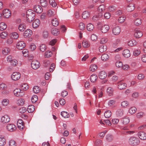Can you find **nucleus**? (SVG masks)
Returning <instances> with one entry per match:
<instances>
[{
	"label": "nucleus",
	"mask_w": 146,
	"mask_h": 146,
	"mask_svg": "<svg viewBox=\"0 0 146 146\" xmlns=\"http://www.w3.org/2000/svg\"><path fill=\"white\" fill-rule=\"evenodd\" d=\"M140 143L139 138L135 137H131L128 140L129 144L132 146H137L140 144Z\"/></svg>",
	"instance_id": "obj_1"
},
{
	"label": "nucleus",
	"mask_w": 146,
	"mask_h": 146,
	"mask_svg": "<svg viewBox=\"0 0 146 146\" xmlns=\"http://www.w3.org/2000/svg\"><path fill=\"white\" fill-rule=\"evenodd\" d=\"M35 16L34 11L31 9L28 10L27 12V20L29 22H31L34 19Z\"/></svg>",
	"instance_id": "obj_2"
},
{
	"label": "nucleus",
	"mask_w": 146,
	"mask_h": 146,
	"mask_svg": "<svg viewBox=\"0 0 146 146\" xmlns=\"http://www.w3.org/2000/svg\"><path fill=\"white\" fill-rule=\"evenodd\" d=\"M14 95L17 97L23 96L25 94L23 90L19 88H17L13 91Z\"/></svg>",
	"instance_id": "obj_3"
},
{
	"label": "nucleus",
	"mask_w": 146,
	"mask_h": 146,
	"mask_svg": "<svg viewBox=\"0 0 146 146\" xmlns=\"http://www.w3.org/2000/svg\"><path fill=\"white\" fill-rule=\"evenodd\" d=\"M21 74L19 72H13L11 75V78L13 80L16 81L19 80L21 77Z\"/></svg>",
	"instance_id": "obj_4"
},
{
	"label": "nucleus",
	"mask_w": 146,
	"mask_h": 146,
	"mask_svg": "<svg viewBox=\"0 0 146 146\" xmlns=\"http://www.w3.org/2000/svg\"><path fill=\"white\" fill-rule=\"evenodd\" d=\"M117 88L120 90H123L125 89L127 84L122 81H120L117 83Z\"/></svg>",
	"instance_id": "obj_5"
},
{
	"label": "nucleus",
	"mask_w": 146,
	"mask_h": 146,
	"mask_svg": "<svg viewBox=\"0 0 146 146\" xmlns=\"http://www.w3.org/2000/svg\"><path fill=\"white\" fill-rule=\"evenodd\" d=\"M137 136L139 139L142 140H146V133L142 131H140L137 133Z\"/></svg>",
	"instance_id": "obj_6"
},
{
	"label": "nucleus",
	"mask_w": 146,
	"mask_h": 146,
	"mask_svg": "<svg viewBox=\"0 0 146 146\" xmlns=\"http://www.w3.org/2000/svg\"><path fill=\"white\" fill-rule=\"evenodd\" d=\"M31 67L34 69H38L40 66V64L39 62L37 60H34L32 62Z\"/></svg>",
	"instance_id": "obj_7"
},
{
	"label": "nucleus",
	"mask_w": 146,
	"mask_h": 146,
	"mask_svg": "<svg viewBox=\"0 0 146 146\" xmlns=\"http://www.w3.org/2000/svg\"><path fill=\"white\" fill-rule=\"evenodd\" d=\"M143 35L142 32L140 30L136 29L134 31V36L137 38L141 37Z\"/></svg>",
	"instance_id": "obj_8"
},
{
	"label": "nucleus",
	"mask_w": 146,
	"mask_h": 146,
	"mask_svg": "<svg viewBox=\"0 0 146 146\" xmlns=\"http://www.w3.org/2000/svg\"><path fill=\"white\" fill-rule=\"evenodd\" d=\"M121 32L120 27L118 26L114 27L112 29L113 33L115 35H118Z\"/></svg>",
	"instance_id": "obj_9"
},
{
	"label": "nucleus",
	"mask_w": 146,
	"mask_h": 146,
	"mask_svg": "<svg viewBox=\"0 0 146 146\" xmlns=\"http://www.w3.org/2000/svg\"><path fill=\"white\" fill-rule=\"evenodd\" d=\"M26 45V44L24 42L21 41L17 43V47L19 50H22L25 47Z\"/></svg>",
	"instance_id": "obj_10"
},
{
	"label": "nucleus",
	"mask_w": 146,
	"mask_h": 146,
	"mask_svg": "<svg viewBox=\"0 0 146 146\" xmlns=\"http://www.w3.org/2000/svg\"><path fill=\"white\" fill-rule=\"evenodd\" d=\"M6 128L9 131L12 132L15 131L16 129V127L14 125L10 124L7 125Z\"/></svg>",
	"instance_id": "obj_11"
},
{
	"label": "nucleus",
	"mask_w": 146,
	"mask_h": 146,
	"mask_svg": "<svg viewBox=\"0 0 146 146\" xmlns=\"http://www.w3.org/2000/svg\"><path fill=\"white\" fill-rule=\"evenodd\" d=\"M1 120L3 123H6L9 121L10 118L7 115H5L2 117Z\"/></svg>",
	"instance_id": "obj_12"
},
{
	"label": "nucleus",
	"mask_w": 146,
	"mask_h": 146,
	"mask_svg": "<svg viewBox=\"0 0 146 146\" xmlns=\"http://www.w3.org/2000/svg\"><path fill=\"white\" fill-rule=\"evenodd\" d=\"M17 125L18 127L20 130H22L24 127V123L22 120L20 119L18 120Z\"/></svg>",
	"instance_id": "obj_13"
},
{
	"label": "nucleus",
	"mask_w": 146,
	"mask_h": 146,
	"mask_svg": "<svg viewBox=\"0 0 146 146\" xmlns=\"http://www.w3.org/2000/svg\"><path fill=\"white\" fill-rule=\"evenodd\" d=\"M107 76V73L104 71L100 72L98 74V77L101 80L104 79Z\"/></svg>",
	"instance_id": "obj_14"
},
{
	"label": "nucleus",
	"mask_w": 146,
	"mask_h": 146,
	"mask_svg": "<svg viewBox=\"0 0 146 146\" xmlns=\"http://www.w3.org/2000/svg\"><path fill=\"white\" fill-rule=\"evenodd\" d=\"M130 121V119L127 116H125L121 118V122L123 125H127Z\"/></svg>",
	"instance_id": "obj_15"
},
{
	"label": "nucleus",
	"mask_w": 146,
	"mask_h": 146,
	"mask_svg": "<svg viewBox=\"0 0 146 146\" xmlns=\"http://www.w3.org/2000/svg\"><path fill=\"white\" fill-rule=\"evenodd\" d=\"M135 4L133 3L129 4L126 8V10L129 12H131L133 11L135 8Z\"/></svg>",
	"instance_id": "obj_16"
},
{
	"label": "nucleus",
	"mask_w": 146,
	"mask_h": 146,
	"mask_svg": "<svg viewBox=\"0 0 146 146\" xmlns=\"http://www.w3.org/2000/svg\"><path fill=\"white\" fill-rule=\"evenodd\" d=\"M103 16V14L101 13H99L98 15H94L92 18V20L94 22L98 21Z\"/></svg>",
	"instance_id": "obj_17"
},
{
	"label": "nucleus",
	"mask_w": 146,
	"mask_h": 146,
	"mask_svg": "<svg viewBox=\"0 0 146 146\" xmlns=\"http://www.w3.org/2000/svg\"><path fill=\"white\" fill-rule=\"evenodd\" d=\"M34 10L37 13H41L42 11V7L39 5H35L34 7Z\"/></svg>",
	"instance_id": "obj_18"
},
{
	"label": "nucleus",
	"mask_w": 146,
	"mask_h": 146,
	"mask_svg": "<svg viewBox=\"0 0 146 146\" xmlns=\"http://www.w3.org/2000/svg\"><path fill=\"white\" fill-rule=\"evenodd\" d=\"M3 15L5 18H9L11 16V12L8 9H5L3 11Z\"/></svg>",
	"instance_id": "obj_19"
},
{
	"label": "nucleus",
	"mask_w": 146,
	"mask_h": 146,
	"mask_svg": "<svg viewBox=\"0 0 146 146\" xmlns=\"http://www.w3.org/2000/svg\"><path fill=\"white\" fill-rule=\"evenodd\" d=\"M32 31L30 29H27L24 31L23 36L25 38L30 36L32 34Z\"/></svg>",
	"instance_id": "obj_20"
},
{
	"label": "nucleus",
	"mask_w": 146,
	"mask_h": 146,
	"mask_svg": "<svg viewBox=\"0 0 146 146\" xmlns=\"http://www.w3.org/2000/svg\"><path fill=\"white\" fill-rule=\"evenodd\" d=\"M124 111L123 110L121 109H119L117 110L116 111V115L118 117H121L124 114Z\"/></svg>",
	"instance_id": "obj_21"
},
{
	"label": "nucleus",
	"mask_w": 146,
	"mask_h": 146,
	"mask_svg": "<svg viewBox=\"0 0 146 146\" xmlns=\"http://www.w3.org/2000/svg\"><path fill=\"white\" fill-rule=\"evenodd\" d=\"M109 26L108 25H105L101 27V30L102 33H106L109 30Z\"/></svg>",
	"instance_id": "obj_22"
},
{
	"label": "nucleus",
	"mask_w": 146,
	"mask_h": 146,
	"mask_svg": "<svg viewBox=\"0 0 146 146\" xmlns=\"http://www.w3.org/2000/svg\"><path fill=\"white\" fill-rule=\"evenodd\" d=\"M40 21L38 19H36L34 20L33 23V26L34 28H36L38 27L40 25Z\"/></svg>",
	"instance_id": "obj_23"
},
{
	"label": "nucleus",
	"mask_w": 146,
	"mask_h": 146,
	"mask_svg": "<svg viewBox=\"0 0 146 146\" xmlns=\"http://www.w3.org/2000/svg\"><path fill=\"white\" fill-rule=\"evenodd\" d=\"M137 42L134 39L131 40L129 41L128 42V45L130 46H135L137 45Z\"/></svg>",
	"instance_id": "obj_24"
},
{
	"label": "nucleus",
	"mask_w": 146,
	"mask_h": 146,
	"mask_svg": "<svg viewBox=\"0 0 146 146\" xmlns=\"http://www.w3.org/2000/svg\"><path fill=\"white\" fill-rule=\"evenodd\" d=\"M123 55L126 58L129 57L130 55V52L129 50L127 49L124 50L123 52Z\"/></svg>",
	"instance_id": "obj_25"
},
{
	"label": "nucleus",
	"mask_w": 146,
	"mask_h": 146,
	"mask_svg": "<svg viewBox=\"0 0 146 146\" xmlns=\"http://www.w3.org/2000/svg\"><path fill=\"white\" fill-rule=\"evenodd\" d=\"M25 101L24 99L20 98L17 100V104L19 106H22L25 103Z\"/></svg>",
	"instance_id": "obj_26"
},
{
	"label": "nucleus",
	"mask_w": 146,
	"mask_h": 146,
	"mask_svg": "<svg viewBox=\"0 0 146 146\" xmlns=\"http://www.w3.org/2000/svg\"><path fill=\"white\" fill-rule=\"evenodd\" d=\"M137 110V109L134 106L131 107L129 109L128 112L131 114H133L135 113Z\"/></svg>",
	"instance_id": "obj_27"
},
{
	"label": "nucleus",
	"mask_w": 146,
	"mask_h": 146,
	"mask_svg": "<svg viewBox=\"0 0 146 146\" xmlns=\"http://www.w3.org/2000/svg\"><path fill=\"white\" fill-rule=\"evenodd\" d=\"M113 89L111 87H108L107 90V92L109 96H111L113 94Z\"/></svg>",
	"instance_id": "obj_28"
},
{
	"label": "nucleus",
	"mask_w": 146,
	"mask_h": 146,
	"mask_svg": "<svg viewBox=\"0 0 146 146\" xmlns=\"http://www.w3.org/2000/svg\"><path fill=\"white\" fill-rule=\"evenodd\" d=\"M26 26L25 24L21 23L19 25L18 29L19 31H23L26 29Z\"/></svg>",
	"instance_id": "obj_29"
},
{
	"label": "nucleus",
	"mask_w": 146,
	"mask_h": 146,
	"mask_svg": "<svg viewBox=\"0 0 146 146\" xmlns=\"http://www.w3.org/2000/svg\"><path fill=\"white\" fill-rule=\"evenodd\" d=\"M51 33L53 35L56 36L59 34L60 32L58 29L54 28L52 29Z\"/></svg>",
	"instance_id": "obj_30"
},
{
	"label": "nucleus",
	"mask_w": 146,
	"mask_h": 146,
	"mask_svg": "<svg viewBox=\"0 0 146 146\" xmlns=\"http://www.w3.org/2000/svg\"><path fill=\"white\" fill-rule=\"evenodd\" d=\"M82 45L84 48H86L89 47L90 46V44L88 41L84 40L83 41Z\"/></svg>",
	"instance_id": "obj_31"
},
{
	"label": "nucleus",
	"mask_w": 146,
	"mask_h": 146,
	"mask_svg": "<svg viewBox=\"0 0 146 146\" xmlns=\"http://www.w3.org/2000/svg\"><path fill=\"white\" fill-rule=\"evenodd\" d=\"M52 23L54 26L57 27L59 23L58 19L55 18L52 19Z\"/></svg>",
	"instance_id": "obj_32"
},
{
	"label": "nucleus",
	"mask_w": 146,
	"mask_h": 146,
	"mask_svg": "<svg viewBox=\"0 0 146 146\" xmlns=\"http://www.w3.org/2000/svg\"><path fill=\"white\" fill-rule=\"evenodd\" d=\"M9 101L7 99H5L3 100L1 102L3 106L5 107L8 105L9 104Z\"/></svg>",
	"instance_id": "obj_33"
},
{
	"label": "nucleus",
	"mask_w": 146,
	"mask_h": 146,
	"mask_svg": "<svg viewBox=\"0 0 146 146\" xmlns=\"http://www.w3.org/2000/svg\"><path fill=\"white\" fill-rule=\"evenodd\" d=\"M94 29V25L92 24L89 23L87 24V29L88 31H92Z\"/></svg>",
	"instance_id": "obj_34"
},
{
	"label": "nucleus",
	"mask_w": 146,
	"mask_h": 146,
	"mask_svg": "<svg viewBox=\"0 0 146 146\" xmlns=\"http://www.w3.org/2000/svg\"><path fill=\"white\" fill-rule=\"evenodd\" d=\"M5 143V139L2 136H0V146H3Z\"/></svg>",
	"instance_id": "obj_35"
},
{
	"label": "nucleus",
	"mask_w": 146,
	"mask_h": 146,
	"mask_svg": "<svg viewBox=\"0 0 146 146\" xmlns=\"http://www.w3.org/2000/svg\"><path fill=\"white\" fill-rule=\"evenodd\" d=\"M10 49L7 47L4 48L2 50V53L4 55H6L9 53Z\"/></svg>",
	"instance_id": "obj_36"
},
{
	"label": "nucleus",
	"mask_w": 146,
	"mask_h": 146,
	"mask_svg": "<svg viewBox=\"0 0 146 146\" xmlns=\"http://www.w3.org/2000/svg\"><path fill=\"white\" fill-rule=\"evenodd\" d=\"M98 78V76L96 74H92L90 76V79L91 81L93 82H95Z\"/></svg>",
	"instance_id": "obj_37"
},
{
	"label": "nucleus",
	"mask_w": 146,
	"mask_h": 146,
	"mask_svg": "<svg viewBox=\"0 0 146 146\" xmlns=\"http://www.w3.org/2000/svg\"><path fill=\"white\" fill-rule=\"evenodd\" d=\"M107 50V46L105 45H101L99 48L100 52H103Z\"/></svg>",
	"instance_id": "obj_38"
},
{
	"label": "nucleus",
	"mask_w": 146,
	"mask_h": 146,
	"mask_svg": "<svg viewBox=\"0 0 146 146\" xmlns=\"http://www.w3.org/2000/svg\"><path fill=\"white\" fill-rule=\"evenodd\" d=\"M98 68L97 66L95 64H91L90 67V71L94 72Z\"/></svg>",
	"instance_id": "obj_39"
},
{
	"label": "nucleus",
	"mask_w": 146,
	"mask_h": 146,
	"mask_svg": "<svg viewBox=\"0 0 146 146\" xmlns=\"http://www.w3.org/2000/svg\"><path fill=\"white\" fill-rule=\"evenodd\" d=\"M20 87L23 90L26 91L29 89V86L27 84H23L20 85Z\"/></svg>",
	"instance_id": "obj_40"
},
{
	"label": "nucleus",
	"mask_w": 146,
	"mask_h": 146,
	"mask_svg": "<svg viewBox=\"0 0 146 146\" xmlns=\"http://www.w3.org/2000/svg\"><path fill=\"white\" fill-rule=\"evenodd\" d=\"M111 114L112 113L110 111L107 110L105 112L104 115L106 118H108L111 117Z\"/></svg>",
	"instance_id": "obj_41"
},
{
	"label": "nucleus",
	"mask_w": 146,
	"mask_h": 146,
	"mask_svg": "<svg viewBox=\"0 0 146 146\" xmlns=\"http://www.w3.org/2000/svg\"><path fill=\"white\" fill-rule=\"evenodd\" d=\"M7 28V25L4 23H0V30L3 31L5 30Z\"/></svg>",
	"instance_id": "obj_42"
},
{
	"label": "nucleus",
	"mask_w": 146,
	"mask_h": 146,
	"mask_svg": "<svg viewBox=\"0 0 146 146\" xmlns=\"http://www.w3.org/2000/svg\"><path fill=\"white\" fill-rule=\"evenodd\" d=\"M109 56L107 54H104L101 56V59L104 61L107 60L109 58Z\"/></svg>",
	"instance_id": "obj_43"
},
{
	"label": "nucleus",
	"mask_w": 146,
	"mask_h": 146,
	"mask_svg": "<svg viewBox=\"0 0 146 146\" xmlns=\"http://www.w3.org/2000/svg\"><path fill=\"white\" fill-rule=\"evenodd\" d=\"M89 16V13L87 11L84 12L82 14V17L84 19H86Z\"/></svg>",
	"instance_id": "obj_44"
},
{
	"label": "nucleus",
	"mask_w": 146,
	"mask_h": 146,
	"mask_svg": "<svg viewBox=\"0 0 146 146\" xmlns=\"http://www.w3.org/2000/svg\"><path fill=\"white\" fill-rule=\"evenodd\" d=\"M35 106L32 105L28 106L27 108V110L29 113H32L35 110Z\"/></svg>",
	"instance_id": "obj_45"
},
{
	"label": "nucleus",
	"mask_w": 146,
	"mask_h": 146,
	"mask_svg": "<svg viewBox=\"0 0 146 146\" xmlns=\"http://www.w3.org/2000/svg\"><path fill=\"white\" fill-rule=\"evenodd\" d=\"M129 102L127 101H124L121 102V106L123 108H126L129 106Z\"/></svg>",
	"instance_id": "obj_46"
},
{
	"label": "nucleus",
	"mask_w": 146,
	"mask_h": 146,
	"mask_svg": "<svg viewBox=\"0 0 146 146\" xmlns=\"http://www.w3.org/2000/svg\"><path fill=\"white\" fill-rule=\"evenodd\" d=\"M52 55V52L48 50L45 52L44 56L45 57L48 58L51 57Z\"/></svg>",
	"instance_id": "obj_47"
},
{
	"label": "nucleus",
	"mask_w": 146,
	"mask_h": 146,
	"mask_svg": "<svg viewBox=\"0 0 146 146\" xmlns=\"http://www.w3.org/2000/svg\"><path fill=\"white\" fill-rule=\"evenodd\" d=\"M9 146H17V143L16 141L13 140H11L9 142Z\"/></svg>",
	"instance_id": "obj_48"
},
{
	"label": "nucleus",
	"mask_w": 146,
	"mask_h": 146,
	"mask_svg": "<svg viewBox=\"0 0 146 146\" xmlns=\"http://www.w3.org/2000/svg\"><path fill=\"white\" fill-rule=\"evenodd\" d=\"M8 35V33L7 32L4 31L1 33L0 35V36L2 38L5 39L6 38Z\"/></svg>",
	"instance_id": "obj_49"
},
{
	"label": "nucleus",
	"mask_w": 146,
	"mask_h": 146,
	"mask_svg": "<svg viewBox=\"0 0 146 146\" xmlns=\"http://www.w3.org/2000/svg\"><path fill=\"white\" fill-rule=\"evenodd\" d=\"M139 96V94L137 92H135L133 93L132 95V98L131 99V100H133L134 99H136L138 98Z\"/></svg>",
	"instance_id": "obj_50"
},
{
	"label": "nucleus",
	"mask_w": 146,
	"mask_h": 146,
	"mask_svg": "<svg viewBox=\"0 0 146 146\" xmlns=\"http://www.w3.org/2000/svg\"><path fill=\"white\" fill-rule=\"evenodd\" d=\"M61 115L64 118H68L69 117L70 115L68 113L64 111L61 112Z\"/></svg>",
	"instance_id": "obj_51"
},
{
	"label": "nucleus",
	"mask_w": 146,
	"mask_h": 146,
	"mask_svg": "<svg viewBox=\"0 0 146 146\" xmlns=\"http://www.w3.org/2000/svg\"><path fill=\"white\" fill-rule=\"evenodd\" d=\"M106 7L103 5H100L98 8V10L100 12H103L106 10Z\"/></svg>",
	"instance_id": "obj_52"
},
{
	"label": "nucleus",
	"mask_w": 146,
	"mask_h": 146,
	"mask_svg": "<svg viewBox=\"0 0 146 146\" xmlns=\"http://www.w3.org/2000/svg\"><path fill=\"white\" fill-rule=\"evenodd\" d=\"M141 19H137L134 21V24L137 26H138L140 25L141 23Z\"/></svg>",
	"instance_id": "obj_53"
},
{
	"label": "nucleus",
	"mask_w": 146,
	"mask_h": 146,
	"mask_svg": "<svg viewBox=\"0 0 146 146\" xmlns=\"http://www.w3.org/2000/svg\"><path fill=\"white\" fill-rule=\"evenodd\" d=\"M46 48V46L45 44H42L40 46V50L42 52H44Z\"/></svg>",
	"instance_id": "obj_54"
},
{
	"label": "nucleus",
	"mask_w": 146,
	"mask_h": 146,
	"mask_svg": "<svg viewBox=\"0 0 146 146\" xmlns=\"http://www.w3.org/2000/svg\"><path fill=\"white\" fill-rule=\"evenodd\" d=\"M40 3L41 5L44 7H46L47 5V1L46 0H40Z\"/></svg>",
	"instance_id": "obj_55"
},
{
	"label": "nucleus",
	"mask_w": 146,
	"mask_h": 146,
	"mask_svg": "<svg viewBox=\"0 0 146 146\" xmlns=\"http://www.w3.org/2000/svg\"><path fill=\"white\" fill-rule=\"evenodd\" d=\"M11 37L13 39H17L19 37L18 34L17 33H13L11 34Z\"/></svg>",
	"instance_id": "obj_56"
},
{
	"label": "nucleus",
	"mask_w": 146,
	"mask_h": 146,
	"mask_svg": "<svg viewBox=\"0 0 146 146\" xmlns=\"http://www.w3.org/2000/svg\"><path fill=\"white\" fill-rule=\"evenodd\" d=\"M79 29L81 30H83L85 28V25L82 23H80L79 26Z\"/></svg>",
	"instance_id": "obj_57"
},
{
	"label": "nucleus",
	"mask_w": 146,
	"mask_h": 146,
	"mask_svg": "<svg viewBox=\"0 0 146 146\" xmlns=\"http://www.w3.org/2000/svg\"><path fill=\"white\" fill-rule=\"evenodd\" d=\"M115 65L116 66L119 68H122L123 65V63L119 61H117L115 63Z\"/></svg>",
	"instance_id": "obj_58"
},
{
	"label": "nucleus",
	"mask_w": 146,
	"mask_h": 146,
	"mask_svg": "<svg viewBox=\"0 0 146 146\" xmlns=\"http://www.w3.org/2000/svg\"><path fill=\"white\" fill-rule=\"evenodd\" d=\"M108 41V38H106L104 37L101 38L100 43L101 44H104L106 43Z\"/></svg>",
	"instance_id": "obj_59"
},
{
	"label": "nucleus",
	"mask_w": 146,
	"mask_h": 146,
	"mask_svg": "<svg viewBox=\"0 0 146 146\" xmlns=\"http://www.w3.org/2000/svg\"><path fill=\"white\" fill-rule=\"evenodd\" d=\"M125 17L124 16H122L119 18L118 21L120 23H122L125 21Z\"/></svg>",
	"instance_id": "obj_60"
},
{
	"label": "nucleus",
	"mask_w": 146,
	"mask_h": 146,
	"mask_svg": "<svg viewBox=\"0 0 146 146\" xmlns=\"http://www.w3.org/2000/svg\"><path fill=\"white\" fill-rule=\"evenodd\" d=\"M22 53L23 54L24 56L25 57H27L28 55L29 52L27 49H24L22 51Z\"/></svg>",
	"instance_id": "obj_61"
},
{
	"label": "nucleus",
	"mask_w": 146,
	"mask_h": 146,
	"mask_svg": "<svg viewBox=\"0 0 146 146\" xmlns=\"http://www.w3.org/2000/svg\"><path fill=\"white\" fill-rule=\"evenodd\" d=\"M33 91L35 93L37 94L39 92L40 89L38 86H35L33 88Z\"/></svg>",
	"instance_id": "obj_62"
},
{
	"label": "nucleus",
	"mask_w": 146,
	"mask_h": 146,
	"mask_svg": "<svg viewBox=\"0 0 146 146\" xmlns=\"http://www.w3.org/2000/svg\"><path fill=\"white\" fill-rule=\"evenodd\" d=\"M49 3L50 5L53 7H55L56 6V3L54 0H50Z\"/></svg>",
	"instance_id": "obj_63"
},
{
	"label": "nucleus",
	"mask_w": 146,
	"mask_h": 146,
	"mask_svg": "<svg viewBox=\"0 0 146 146\" xmlns=\"http://www.w3.org/2000/svg\"><path fill=\"white\" fill-rule=\"evenodd\" d=\"M102 144V141L98 139L95 143V145L96 146H101Z\"/></svg>",
	"instance_id": "obj_64"
}]
</instances>
